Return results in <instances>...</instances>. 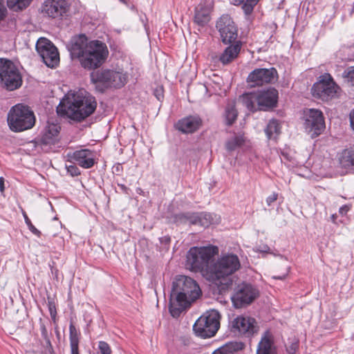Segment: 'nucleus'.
Segmentation results:
<instances>
[{"instance_id": "obj_1", "label": "nucleus", "mask_w": 354, "mask_h": 354, "mask_svg": "<svg viewBox=\"0 0 354 354\" xmlns=\"http://www.w3.org/2000/svg\"><path fill=\"white\" fill-rule=\"evenodd\" d=\"M70 50L72 57L77 58L81 66L87 70L101 66L109 55V50L104 43L99 40L88 41L84 35L73 39Z\"/></svg>"}, {"instance_id": "obj_2", "label": "nucleus", "mask_w": 354, "mask_h": 354, "mask_svg": "<svg viewBox=\"0 0 354 354\" xmlns=\"http://www.w3.org/2000/svg\"><path fill=\"white\" fill-rule=\"evenodd\" d=\"M97 107L95 97L84 90L69 91L57 107L58 114L81 121L91 115Z\"/></svg>"}, {"instance_id": "obj_3", "label": "nucleus", "mask_w": 354, "mask_h": 354, "mask_svg": "<svg viewBox=\"0 0 354 354\" xmlns=\"http://www.w3.org/2000/svg\"><path fill=\"white\" fill-rule=\"evenodd\" d=\"M201 294L197 283L190 277L179 276L173 282L170 294L169 311L176 317Z\"/></svg>"}, {"instance_id": "obj_4", "label": "nucleus", "mask_w": 354, "mask_h": 354, "mask_svg": "<svg viewBox=\"0 0 354 354\" xmlns=\"http://www.w3.org/2000/svg\"><path fill=\"white\" fill-rule=\"evenodd\" d=\"M218 252V247L213 245L191 248L187 254L186 266L208 280L212 259Z\"/></svg>"}, {"instance_id": "obj_5", "label": "nucleus", "mask_w": 354, "mask_h": 354, "mask_svg": "<svg viewBox=\"0 0 354 354\" xmlns=\"http://www.w3.org/2000/svg\"><path fill=\"white\" fill-rule=\"evenodd\" d=\"M241 268L238 256L233 253H223L216 261H213L210 267L208 280L214 283L233 274Z\"/></svg>"}, {"instance_id": "obj_6", "label": "nucleus", "mask_w": 354, "mask_h": 354, "mask_svg": "<svg viewBox=\"0 0 354 354\" xmlns=\"http://www.w3.org/2000/svg\"><path fill=\"white\" fill-rule=\"evenodd\" d=\"M8 123L12 131L20 132L31 129L35 123V118L28 106L18 104L10 110Z\"/></svg>"}, {"instance_id": "obj_7", "label": "nucleus", "mask_w": 354, "mask_h": 354, "mask_svg": "<svg viewBox=\"0 0 354 354\" xmlns=\"http://www.w3.org/2000/svg\"><path fill=\"white\" fill-rule=\"evenodd\" d=\"M221 315L218 311L210 310L201 315L195 322L193 329L201 337L214 336L220 327Z\"/></svg>"}, {"instance_id": "obj_8", "label": "nucleus", "mask_w": 354, "mask_h": 354, "mask_svg": "<svg viewBox=\"0 0 354 354\" xmlns=\"http://www.w3.org/2000/svg\"><path fill=\"white\" fill-rule=\"evenodd\" d=\"M22 77L17 67L10 60L0 58V84L8 91L19 88Z\"/></svg>"}, {"instance_id": "obj_9", "label": "nucleus", "mask_w": 354, "mask_h": 354, "mask_svg": "<svg viewBox=\"0 0 354 354\" xmlns=\"http://www.w3.org/2000/svg\"><path fill=\"white\" fill-rule=\"evenodd\" d=\"M338 89L339 87L333 81L331 75L326 73L319 77V80L314 84L311 91L313 96L322 100H328L335 97Z\"/></svg>"}, {"instance_id": "obj_10", "label": "nucleus", "mask_w": 354, "mask_h": 354, "mask_svg": "<svg viewBox=\"0 0 354 354\" xmlns=\"http://www.w3.org/2000/svg\"><path fill=\"white\" fill-rule=\"evenodd\" d=\"M36 49L44 64L50 67H55L59 62V55L57 48L46 38L37 40Z\"/></svg>"}, {"instance_id": "obj_11", "label": "nucleus", "mask_w": 354, "mask_h": 354, "mask_svg": "<svg viewBox=\"0 0 354 354\" xmlns=\"http://www.w3.org/2000/svg\"><path fill=\"white\" fill-rule=\"evenodd\" d=\"M259 296V290L250 284L243 283L236 288L232 297L233 305L236 308L250 304Z\"/></svg>"}, {"instance_id": "obj_12", "label": "nucleus", "mask_w": 354, "mask_h": 354, "mask_svg": "<svg viewBox=\"0 0 354 354\" xmlns=\"http://www.w3.org/2000/svg\"><path fill=\"white\" fill-rule=\"evenodd\" d=\"M304 127L312 138L318 136L325 129V121L321 111L310 109L304 112Z\"/></svg>"}, {"instance_id": "obj_13", "label": "nucleus", "mask_w": 354, "mask_h": 354, "mask_svg": "<svg viewBox=\"0 0 354 354\" xmlns=\"http://www.w3.org/2000/svg\"><path fill=\"white\" fill-rule=\"evenodd\" d=\"M93 80L106 87L120 88L126 83V77L120 72L104 69L93 75Z\"/></svg>"}, {"instance_id": "obj_14", "label": "nucleus", "mask_w": 354, "mask_h": 354, "mask_svg": "<svg viewBox=\"0 0 354 354\" xmlns=\"http://www.w3.org/2000/svg\"><path fill=\"white\" fill-rule=\"evenodd\" d=\"M216 28L224 44H230L237 37V28L229 15H223L217 21Z\"/></svg>"}, {"instance_id": "obj_15", "label": "nucleus", "mask_w": 354, "mask_h": 354, "mask_svg": "<svg viewBox=\"0 0 354 354\" xmlns=\"http://www.w3.org/2000/svg\"><path fill=\"white\" fill-rule=\"evenodd\" d=\"M277 79V71L272 67L270 68L254 69L249 74L247 80L252 86H255L274 82Z\"/></svg>"}, {"instance_id": "obj_16", "label": "nucleus", "mask_w": 354, "mask_h": 354, "mask_svg": "<svg viewBox=\"0 0 354 354\" xmlns=\"http://www.w3.org/2000/svg\"><path fill=\"white\" fill-rule=\"evenodd\" d=\"M231 331L236 335L250 336L257 332L254 319L250 317L238 316L231 322Z\"/></svg>"}, {"instance_id": "obj_17", "label": "nucleus", "mask_w": 354, "mask_h": 354, "mask_svg": "<svg viewBox=\"0 0 354 354\" xmlns=\"http://www.w3.org/2000/svg\"><path fill=\"white\" fill-rule=\"evenodd\" d=\"M67 157L70 162H76L84 169L91 168L95 163V153L88 149H82L68 153Z\"/></svg>"}, {"instance_id": "obj_18", "label": "nucleus", "mask_w": 354, "mask_h": 354, "mask_svg": "<svg viewBox=\"0 0 354 354\" xmlns=\"http://www.w3.org/2000/svg\"><path fill=\"white\" fill-rule=\"evenodd\" d=\"M69 10L66 0H46L42 6V12L51 18L63 16Z\"/></svg>"}, {"instance_id": "obj_19", "label": "nucleus", "mask_w": 354, "mask_h": 354, "mask_svg": "<svg viewBox=\"0 0 354 354\" xmlns=\"http://www.w3.org/2000/svg\"><path fill=\"white\" fill-rule=\"evenodd\" d=\"M259 110H267L276 106L278 99V91L274 88L257 92Z\"/></svg>"}, {"instance_id": "obj_20", "label": "nucleus", "mask_w": 354, "mask_h": 354, "mask_svg": "<svg viewBox=\"0 0 354 354\" xmlns=\"http://www.w3.org/2000/svg\"><path fill=\"white\" fill-rule=\"evenodd\" d=\"M202 125V120L198 116H189L180 120L176 127L184 133H192Z\"/></svg>"}, {"instance_id": "obj_21", "label": "nucleus", "mask_w": 354, "mask_h": 354, "mask_svg": "<svg viewBox=\"0 0 354 354\" xmlns=\"http://www.w3.org/2000/svg\"><path fill=\"white\" fill-rule=\"evenodd\" d=\"M257 354H277L274 337L269 330L266 331L262 335L257 347Z\"/></svg>"}, {"instance_id": "obj_22", "label": "nucleus", "mask_w": 354, "mask_h": 354, "mask_svg": "<svg viewBox=\"0 0 354 354\" xmlns=\"http://www.w3.org/2000/svg\"><path fill=\"white\" fill-rule=\"evenodd\" d=\"M212 6L210 3L199 4L195 11L194 22L200 26L207 25L211 19Z\"/></svg>"}, {"instance_id": "obj_23", "label": "nucleus", "mask_w": 354, "mask_h": 354, "mask_svg": "<svg viewBox=\"0 0 354 354\" xmlns=\"http://www.w3.org/2000/svg\"><path fill=\"white\" fill-rule=\"evenodd\" d=\"M59 131L60 127L58 124H48L41 136V142L45 145L55 143L58 139Z\"/></svg>"}, {"instance_id": "obj_24", "label": "nucleus", "mask_w": 354, "mask_h": 354, "mask_svg": "<svg viewBox=\"0 0 354 354\" xmlns=\"http://www.w3.org/2000/svg\"><path fill=\"white\" fill-rule=\"evenodd\" d=\"M241 44L240 42H236L235 44H232L227 46L219 57L220 62L223 64H227L235 59L240 53Z\"/></svg>"}, {"instance_id": "obj_25", "label": "nucleus", "mask_w": 354, "mask_h": 354, "mask_svg": "<svg viewBox=\"0 0 354 354\" xmlns=\"http://www.w3.org/2000/svg\"><path fill=\"white\" fill-rule=\"evenodd\" d=\"M281 124L275 119L269 121L265 129V133L268 140H277L281 133Z\"/></svg>"}, {"instance_id": "obj_26", "label": "nucleus", "mask_w": 354, "mask_h": 354, "mask_svg": "<svg viewBox=\"0 0 354 354\" xmlns=\"http://www.w3.org/2000/svg\"><path fill=\"white\" fill-rule=\"evenodd\" d=\"M259 0H231V3L234 6L241 5V8L247 19H249L253 12L254 7L257 5Z\"/></svg>"}, {"instance_id": "obj_27", "label": "nucleus", "mask_w": 354, "mask_h": 354, "mask_svg": "<svg viewBox=\"0 0 354 354\" xmlns=\"http://www.w3.org/2000/svg\"><path fill=\"white\" fill-rule=\"evenodd\" d=\"M243 104L251 111H256L259 108V100L257 93L243 94L241 97Z\"/></svg>"}, {"instance_id": "obj_28", "label": "nucleus", "mask_w": 354, "mask_h": 354, "mask_svg": "<svg viewBox=\"0 0 354 354\" xmlns=\"http://www.w3.org/2000/svg\"><path fill=\"white\" fill-rule=\"evenodd\" d=\"M339 163L344 168L354 167V145L343 151L339 158Z\"/></svg>"}, {"instance_id": "obj_29", "label": "nucleus", "mask_w": 354, "mask_h": 354, "mask_svg": "<svg viewBox=\"0 0 354 354\" xmlns=\"http://www.w3.org/2000/svg\"><path fill=\"white\" fill-rule=\"evenodd\" d=\"M69 338L71 354H79V333L73 324L69 326Z\"/></svg>"}, {"instance_id": "obj_30", "label": "nucleus", "mask_w": 354, "mask_h": 354, "mask_svg": "<svg viewBox=\"0 0 354 354\" xmlns=\"http://www.w3.org/2000/svg\"><path fill=\"white\" fill-rule=\"evenodd\" d=\"M191 223H198L202 226L207 227L214 223L212 214L209 213H202L200 215H193Z\"/></svg>"}, {"instance_id": "obj_31", "label": "nucleus", "mask_w": 354, "mask_h": 354, "mask_svg": "<svg viewBox=\"0 0 354 354\" xmlns=\"http://www.w3.org/2000/svg\"><path fill=\"white\" fill-rule=\"evenodd\" d=\"M32 0H7L8 7L14 11H20L26 9Z\"/></svg>"}, {"instance_id": "obj_32", "label": "nucleus", "mask_w": 354, "mask_h": 354, "mask_svg": "<svg viewBox=\"0 0 354 354\" xmlns=\"http://www.w3.org/2000/svg\"><path fill=\"white\" fill-rule=\"evenodd\" d=\"M237 111L236 110L234 105L232 104H228L225 111L224 117L225 119V124L227 125H232L237 118Z\"/></svg>"}, {"instance_id": "obj_33", "label": "nucleus", "mask_w": 354, "mask_h": 354, "mask_svg": "<svg viewBox=\"0 0 354 354\" xmlns=\"http://www.w3.org/2000/svg\"><path fill=\"white\" fill-rule=\"evenodd\" d=\"M245 142L243 135H237L229 139L225 143L226 149L229 151L235 150L241 147Z\"/></svg>"}, {"instance_id": "obj_34", "label": "nucleus", "mask_w": 354, "mask_h": 354, "mask_svg": "<svg viewBox=\"0 0 354 354\" xmlns=\"http://www.w3.org/2000/svg\"><path fill=\"white\" fill-rule=\"evenodd\" d=\"M237 348L236 343L230 342L215 350L212 354H233Z\"/></svg>"}, {"instance_id": "obj_35", "label": "nucleus", "mask_w": 354, "mask_h": 354, "mask_svg": "<svg viewBox=\"0 0 354 354\" xmlns=\"http://www.w3.org/2000/svg\"><path fill=\"white\" fill-rule=\"evenodd\" d=\"M343 77L348 84L354 86V66L347 68L343 73Z\"/></svg>"}, {"instance_id": "obj_36", "label": "nucleus", "mask_w": 354, "mask_h": 354, "mask_svg": "<svg viewBox=\"0 0 354 354\" xmlns=\"http://www.w3.org/2000/svg\"><path fill=\"white\" fill-rule=\"evenodd\" d=\"M98 348L101 354H111V347L104 341L99 342Z\"/></svg>"}, {"instance_id": "obj_37", "label": "nucleus", "mask_w": 354, "mask_h": 354, "mask_svg": "<svg viewBox=\"0 0 354 354\" xmlns=\"http://www.w3.org/2000/svg\"><path fill=\"white\" fill-rule=\"evenodd\" d=\"M66 168L67 172L69 173L72 176H77L80 174V169L75 165H66Z\"/></svg>"}, {"instance_id": "obj_38", "label": "nucleus", "mask_w": 354, "mask_h": 354, "mask_svg": "<svg viewBox=\"0 0 354 354\" xmlns=\"http://www.w3.org/2000/svg\"><path fill=\"white\" fill-rule=\"evenodd\" d=\"M40 330H41V336L46 340V344H48L49 346H51L50 341V339L48 335V330L46 329V327L44 325V324L41 323V322L40 324Z\"/></svg>"}, {"instance_id": "obj_39", "label": "nucleus", "mask_w": 354, "mask_h": 354, "mask_svg": "<svg viewBox=\"0 0 354 354\" xmlns=\"http://www.w3.org/2000/svg\"><path fill=\"white\" fill-rule=\"evenodd\" d=\"M278 198V194L277 193H272L271 195L267 197L266 198V203L268 206H270L274 201L277 200Z\"/></svg>"}, {"instance_id": "obj_40", "label": "nucleus", "mask_w": 354, "mask_h": 354, "mask_svg": "<svg viewBox=\"0 0 354 354\" xmlns=\"http://www.w3.org/2000/svg\"><path fill=\"white\" fill-rule=\"evenodd\" d=\"M29 230L35 235H36L37 236L39 237L41 234V232L37 230L33 225L32 223H30L29 225H27Z\"/></svg>"}, {"instance_id": "obj_41", "label": "nucleus", "mask_w": 354, "mask_h": 354, "mask_svg": "<svg viewBox=\"0 0 354 354\" xmlns=\"http://www.w3.org/2000/svg\"><path fill=\"white\" fill-rule=\"evenodd\" d=\"M6 14V8L3 4V0H0V20L3 19Z\"/></svg>"}, {"instance_id": "obj_42", "label": "nucleus", "mask_w": 354, "mask_h": 354, "mask_svg": "<svg viewBox=\"0 0 354 354\" xmlns=\"http://www.w3.org/2000/svg\"><path fill=\"white\" fill-rule=\"evenodd\" d=\"M350 209H351L350 205H344L339 208V213L342 216H345L347 214V212L350 210Z\"/></svg>"}, {"instance_id": "obj_43", "label": "nucleus", "mask_w": 354, "mask_h": 354, "mask_svg": "<svg viewBox=\"0 0 354 354\" xmlns=\"http://www.w3.org/2000/svg\"><path fill=\"white\" fill-rule=\"evenodd\" d=\"M49 311H50V316L52 317V319L55 321V319H56V309H55V306H53L51 305L49 306Z\"/></svg>"}, {"instance_id": "obj_44", "label": "nucleus", "mask_w": 354, "mask_h": 354, "mask_svg": "<svg viewBox=\"0 0 354 354\" xmlns=\"http://www.w3.org/2000/svg\"><path fill=\"white\" fill-rule=\"evenodd\" d=\"M155 95L157 97V99L158 100H160L162 97H163V94H162V88H157L156 91H155Z\"/></svg>"}, {"instance_id": "obj_45", "label": "nucleus", "mask_w": 354, "mask_h": 354, "mask_svg": "<svg viewBox=\"0 0 354 354\" xmlns=\"http://www.w3.org/2000/svg\"><path fill=\"white\" fill-rule=\"evenodd\" d=\"M350 122L352 129L354 131V110L350 113Z\"/></svg>"}, {"instance_id": "obj_46", "label": "nucleus", "mask_w": 354, "mask_h": 354, "mask_svg": "<svg viewBox=\"0 0 354 354\" xmlns=\"http://www.w3.org/2000/svg\"><path fill=\"white\" fill-rule=\"evenodd\" d=\"M22 215L24 218L25 223L27 225H29L30 223H31V221L30 220V218H28V215L26 214V213L24 210H22Z\"/></svg>"}, {"instance_id": "obj_47", "label": "nucleus", "mask_w": 354, "mask_h": 354, "mask_svg": "<svg viewBox=\"0 0 354 354\" xmlns=\"http://www.w3.org/2000/svg\"><path fill=\"white\" fill-rule=\"evenodd\" d=\"M288 272H289V268H287L286 272L285 274H283V275H281V276H273V278L276 279L283 280V279H284L286 278V277L288 274Z\"/></svg>"}, {"instance_id": "obj_48", "label": "nucleus", "mask_w": 354, "mask_h": 354, "mask_svg": "<svg viewBox=\"0 0 354 354\" xmlns=\"http://www.w3.org/2000/svg\"><path fill=\"white\" fill-rule=\"evenodd\" d=\"M4 178L3 177H0V192L3 193L4 192Z\"/></svg>"}, {"instance_id": "obj_49", "label": "nucleus", "mask_w": 354, "mask_h": 354, "mask_svg": "<svg viewBox=\"0 0 354 354\" xmlns=\"http://www.w3.org/2000/svg\"><path fill=\"white\" fill-rule=\"evenodd\" d=\"M337 215L336 214H333L330 216V220L334 224H337Z\"/></svg>"}, {"instance_id": "obj_50", "label": "nucleus", "mask_w": 354, "mask_h": 354, "mask_svg": "<svg viewBox=\"0 0 354 354\" xmlns=\"http://www.w3.org/2000/svg\"><path fill=\"white\" fill-rule=\"evenodd\" d=\"M354 13V2H353V6H352V9L351 10V14H353Z\"/></svg>"}]
</instances>
